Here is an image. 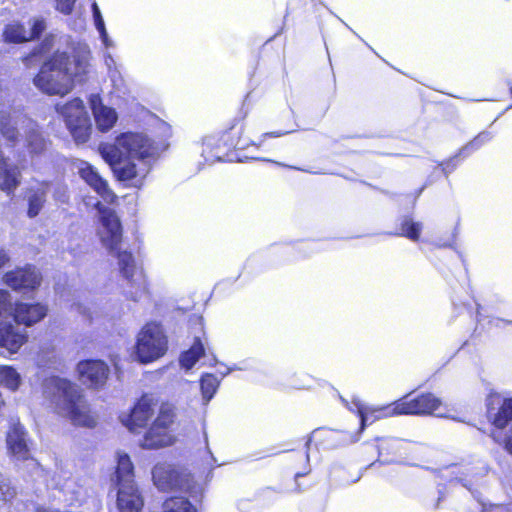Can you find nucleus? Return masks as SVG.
I'll return each instance as SVG.
<instances>
[{"instance_id": "1", "label": "nucleus", "mask_w": 512, "mask_h": 512, "mask_svg": "<svg viewBox=\"0 0 512 512\" xmlns=\"http://www.w3.org/2000/svg\"><path fill=\"white\" fill-rule=\"evenodd\" d=\"M90 50L87 45L71 44L67 50H57L45 61L34 78L35 86L48 95L64 96L75 81H83L88 73Z\"/></svg>"}, {"instance_id": "2", "label": "nucleus", "mask_w": 512, "mask_h": 512, "mask_svg": "<svg viewBox=\"0 0 512 512\" xmlns=\"http://www.w3.org/2000/svg\"><path fill=\"white\" fill-rule=\"evenodd\" d=\"M99 212L101 226L98 235L108 252L118 259V267L123 279L122 289L126 298L139 301L148 293V285L142 267L138 266L131 252L121 250L122 228L115 212L100 202L95 204Z\"/></svg>"}, {"instance_id": "3", "label": "nucleus", "mask_w": 512, "mask_h": 512, "mask_svg": "<svg viewBox=\"0 0 512 512\" xmlns=\"http://www.w3.org/2000/svg\"><path fill=\"white\" fill-rule=\"evenodd\" d=\"M44 393L50 398L56 412L72 424L83 427L96 425V418L76 384L63 378L51 377L44 383Z\"/></svg>"}, {"instance_id": "4", "label": "nucleus", "mask_w": 512, "mask_h": 512, "mask_svg": "<svg viewBox=\"0 0 512 512\" xmlns=\"http://www.w3.org/2000/svg\"><path fill=\"white\" fill-rule=\"evenodd\" d=\"M99 151L109 165L131 159L150 162L159 153L158 147L145 134L136 132L120 134L114 144H101Z\"/></svg>"}, {"instance_id": "5", "label": "nucleus", "mask_w": 512, "mask_h": 512, "mask_svg": "<svg viewBox=\"0 0 512 512\" xmlns=\"http://www.w3.org/2000/svg\"><path fill=\"white\" fill-rule=\"evenodd\" d=\"M19 125L25 130L29 153L32 156L42 155L47 150L48 141L43 137L39 126L23 115L20 110L3 106L0 109V132L2 136L10 142H15L19 135Z\"/></svg>"}, {"instance_id": "6", "label": "nucleus", "mask_w": 512, "mask_h": 512, "mask_svg": "<svg viewBox=\"0 0 512 512\" xmlns=\"http://www.w3.org/2000/svg\"><path fill=\"white\" fill-rule=\"evenodd\" d=\"M168 349V340L157 323L146 324L138 333L135 356L141 363H150L161 358Z\"/></svg>"}, {"instance_id": "7", "label": "nucleus", "mask_w": 512, "mask_h": 512, "mask_svg": "<svg viewBox=\"0 0 512 512\" xmlns=\"http://www.w3.org/2000/svg\"><path fill=\"white\" fill-rule=\"evenodd\" d=\"M56 111L64 118L66 126L76 143L82 144L89 140L92 125L80 98H74L65 104H57Z\"/></svg>"}, {"instance_id": "8", "label": "nucleus", "mask_w": 512, "mask_h": 512, "mask_svg": "<svg viewBox=\"0 0 512 512\" xmlns=\"http://www.w3.org/2000/svg\"><path fill=\"white\" fill-rule=\"evenodd\" d=\"M174 420L173 408L170 405H161L159 413L152 426L145 432L140 442L142 448L157 449L172 444L173 437L170 425Z\"/></svg>"}, {"instance_id": "9", "label": "nucleus", "mask_w": 512, "mask_h": 512, "mask_svg": "<svg viewBox=\"0 0 512 512\" xmlns=\"http://www.w3.org/2000/svg\"><path fill=\"white\" fill-rule=\"evenodd\" d=\"M395 410L400 415H434L448 418V410L442 401L431 393L419 395L413 399H402L395 402Z\"/></svg>"}, {"instance_id": "10", "label": "nucleus", "mask_w": 512, "mask_h": 512, "mask_svg": "<svg viewBox=\"0 0 512 512\" xmlns=\"http://www.w3.org/2000/svg\"><path fill=\"white\" fill-rule=\"evenodd\" d=\"M152 478L155 486L162 491L186 490L190 487L189 475L167 463L155 465L152 470Z\"/></svg>"}, {"instance_id": "11", "label": "nucleus", "mask_w": 512, "mask_h": 512, "mask_svg": "<svg viewBox=\"0 0 512 512\" xmlns=\"http://www.w3.org/2000/svg\"><path fill=\"white\" fill-rule=\"evenodd\" d=\"M157 407L158 402L153 396L144 395L136 403L131 413L126 418H122V422L130 431H135L136 428L147 424Z\"/></svg>"}, {"instance_id": "12", "label": "nucleus", "mask_w": 512, "mask_h": 512, "mask_svg": "<svg viewBox=\"0 0 512 512\" xmlns=\"http://www.w3.org/2000/svg\"><path fill=\"white\" fill-rule=\"evenodd\" d=\"M410 452V444L402 439L387 437L380 439L378 445L379 462L406 463Z\"/></svg>"}, {"instance_id": "13", "label": "nucleus", "mask_w": 512, "mask_h": 512, "mask_svg": "<svg viewBox=\"0 0 512 512\" xmlns=\"http://www.w3.org/2000/svg\"><path fill=\"white\" fill-rule=\"evenodd\" d=\"M342 401L350 411H354V409H356L360 417V431H363L367 424H371L376 420L400 415V413L395 410V403L392 405L371 408L363 405L358 398H353L351 403L352 405H349V403L344 399H342Z\"/></svg>"}, {"instance_id": "14", "label": "nucleus", "mask_w": 512, "mask_h": 512, "mask_svg": "<svg viewBox=\"0 0 512 512\" xmlns=\"http://www.w3.org/2000/svg\"><path fill=\"white\" fill-rule=\"evenodd\" d=\"M77 370L83 383L93 388L102 387L109 375V367L102 360H85L77 365Z\"/></svg>"}, {"instance_id": "15", "label": "nucleus", "mask_w": 512, "mask_h": 512, "mask_svg": "<svg viewBox=\"0 0 512 512\" xmlns=\"http://www.w3.org/2000/svg\"><path fill=\"white\" fill-rule=\"evenodd\" d=\"M74 168L79 176L106 202H113L115 194L109 189L107 182L98 172L85 161H77Z\"/></svg>"}, {"instance_id": "16", "label": "nucleus", "mask_w": 512, "mask_h": 512, "mask_svg": "<svg viewBox=\"0 0 512 512\" xmlns=\"http://www.w3.org/2000/svg\"><path fill=\"white\" fill-rule=\"evenodd\" d=\"M40 281V274L32 266L20 268L5 275L6 284L17 291L26 292L34 290L40 285Z\"/></svg>"}, {"instance_id": "17", "label": "nucleus", "mask_w": 512, "mask_h": 512, "mask_svg": "<svg viewBox=\"0 0 512 512\" xmlns=\"http://www.w3.org/2000/svg\"><path fill=\"white\" fill-rule=\"evenodd\" d=\"M89 105L99 131L107 132L114 127L118 120V114L115 109L104 105L98 94H92L89 97Z\"/></svg>"}, {"instance_id": "18", "label": "nucleus", "mask_w": 512, "mask_h": 512, "mask_svg": "<svg viewBox=\"0 0 512 512\" xmlns=\"http://www.w3.org/2000/svg\"><path fill=\"white\" fill-rule=\"evenodd\" d=\"M487 412L497 428H504L512 420V398L502 401L500 395L491 394L487 400Z\"/></svg>"}, {"instance_id": "19", "label": "nucleus", "mask_w": 512, "mask_h": 512, "mask_svg": "<svg viewBox=\"0 0 512 512\" xmlns=\"http://www.w3.org/2000/svg\"><path fill=\"white\" fill-rule=\"evenodd\" d=\"M6 443L8 452L16 460H26L30 456V450L27 445L26 432L19 423L14 424L7 433Z\"/></svg>"}, {"instance_id": "20", "label": "nucleus", "mask_w": 512, "mask_h": 512, "mask_svg": "<svg viewBox=\"0 0 512 512\" xmlns=\"http://www.w3.org/2000/svg\"><path fill=\"white\" fill-rule=\"evenodd\" d=\"M123 161L115 163L114 165H110L121 181H132V184L135 187H139L143 183V179L148 174L150 169V162L141 161L142 164L139 168H137L135 163L128 162L122 165Z\"/></svg>"}, {"instance_id": "21", "label": "nucleus", "mask_w": 512, "mask_h": 512, "mask_svg": "<svg viewBox=\"0 0 512 512\" xmlns=\"http://www.w3.org/2000/svg\"><path fill=\"white\" fill-rule=\"evenodd\" d=\"M27 341V334L11 323H0V348L14 354Z\"/></svg>"}, {"instance_id": "22", "label": "nucleus", "mask_w": 512, "mask_h": 512, "mask_svg": "<svg viewBox=\"0 0 512 512\" xmlns=\"http://www.w3.org/2000/svg\"><path fill=\"white\" fill-rule=\"evenodd\" d=\"M49 192L50 184L48 181H36L27 189L25 198L28 203L27 214L30 218H34L40 213Z\"/></svg>"}, {"instance_id": "23", "label": "nucleus", "mask_w": 512, "mask_h": 512, "mask_svg": "<svg viewBox=\"0 0 512 512\" xmlns=\"http://www.w3.org/2000/svg\"><path fill=\"white\" fill-rule=\"evenodd\" d=\"M117 507L119 512H139L143 507V499L135 484L118 487Z\"/></svg>"}, {"instance_id": "24", "label": "nucleus", "mask_w": 512, "mask_h": 512, "mask_svg": "<svg viewBox=\"0 0 512 512\" xmlns=\"http://www.w3.org/2000/svg\"><path fill=\"white\" fill-rule=\"evenodd\" d=\"M47 314V307L42 304L19 303L14 310V319L19 324L32 326Z\"/></svg>"}, {"instance_id": "25", "label": "nucleus", "mask_w": 512, "mask_h": 512, "mask_svg": "<svg viewBox=\"0 0 512 512\" xmlns=\"http://www.w3.org/2000/svg\"><path fill=\"white\" fill-rule=\"evenodd\" d=\"M20 184V171L18 167L9 162L0 151V189L12 193Z\"/></svg>"}, {"instance_id": "26", "label": "nucleus", "mask_w": 512, "mask_h": 512, "mask_svg": "<svg viewBox=\"0 0 512 512\" xmlns=\"http://www.w3.org/2000/svg\"><path fill=\"white\" fill-rule=\"evenodd\" d=\"M229 149L230 146H227L223 140L206 137L203 141L202 156L209 163L225 161Z\"/></svg>"}, {"instance_id": "27", "label": "nucleus", "mask_w": 512, "mask_h": 512, "mask_svg": "<svg viewBox=\"0 0 512 512\" xmlns=\"http://www.w3.org/2000/svg\"><path fill=\"white\" fill-rule=\"evenodd\" d=\"M116 481L117 486H125L135 484L134 467L128 454L123 452L117 453Z\"/></svg>"}, {"instance_id": "28", "label": "nucleus", "mask_w": 512, "mask_h": 512, "mask_svg": "<svg viewBox=\"0 0 512 512\" xmlns=\"http://www.w3.org/2000/svg\"><path fill=\"white\" fill-rule=\"evenodd\" d=\"M16 494L15 487L0 473V512L9 511Z\"/></svg>"}, {"instance_id": "29", "label": "nucleus", "mask_w": 512, "mask_h": 512, "mask_svg": "<svg viewBox=\"0 0 512 512\" xmlns=\"http://www.w3.org/2000/svg\"><path fill=\"white\" fill-rule=\"evenodd\" d=\"M21 383L20 374L11 366L0 365V386L16 391Z\"/></svg>"}, {"instance_id": "30", "label": "nucleus", "mask_w": 512, "mask_h": 512, "mask_svg": "<svg viewBox=\"0 0 512 512\" xmlns=\"http://www.w3.org/2000/svg\"><path fill=\"white\" fill-rule=\"evenodd\" d=\"M3 38L9 43H22L29 41L28 31L22 24L17 22L6 25L3 31Z\"/></svg>"}, {"instance_id": "31", "label": "nucleus", "mask_w": 512, "mask_h": 512, "mask_svg": "<svg viewBox=\"0 0 512 512\" xmlns=\"http://www.w3.org/2000/svg\"><path fill=\"white\" fill-rule=\"evenodd\" d=\"M204 355V347L199 339H196L192 347L180 357L181 366L191 369L201 356Z\"/></svg>"}, {"instance_id": "32", "label": "nucleus", "mask_w": 512, "mask_h": 512, "mask_svg": "<svg viewBox=\"0 0 512 512\" xmlns=\"http://www.w3.org/2000/svg\"><path fill=\"white\" fill-rule=\"evenodd\" d=\"M220 380L213 374H204L200 381L201 393L204 403L207 404L216 393Z\"/></svg>"}, {"instance_id": "33", "label": "nucleus", "mask_w": 512, "mask_h": 512, "mask_svg": "<svg viewBox=\"0 0 512 512\" xmlns=\"http://www.w3.org/2000/svg\"><path fill=\"white\" fill-rule=\"evenodd\" d=\"M422 230V224L420 222H414L412 219L405 217L401 222L400 232L394 235L407 237L412 241L419 239Z\"/></svg>"}, {"instance_id": "34", "label": "nucleus", "mask_w": 512, "mask_h": 512, "mask_svg": "<svg viewBox=\"0 0 512 512\" xmlns=\"http://www.w3.org/2000/svg\"><path fill=\"white\" fill-rule=\"evenodd\" d=\"M163 512H197L191 503L183 497H172L163 504Z\"/></svg>"}, {"instance_id": "35", "label": "nucleus", "mask_w": 512, "mask_h": 512, "mask_svg": "<svg viewBox=\"0 0 512 512\" xmlns=\"http://www.w3.org/2000/svg\"><path fill=\"white\" fill-rule=\"evenodd\" d=\"M50 192H52L54 200L59 204H66L69 201L68 187L63 182H49Z\"/></svg>"}, {"instance_id": "36", "label": "nucleus", "mask_w": 512, "mask_h": 512, "mask_svg": "<svg viewBox=\"0 0 512 512\" xmlns=\"http://www.w3.org/2000/svg\"><path fill=\"white\" fill-rule=\"evenodd\" d=\"M492 139V135L489 132H482L479 133L470 143H468L466 146H464L459 154H463L465 152L470 153L476 149H478L480 146H482L484 143H487Z\"/></svg>"}, {"instance_id": "37", "label": "nucleus", "mask_w": 512, "mask_h": 512, "mask_svg": "<svg viewBox=\"0 0 512 512\" xmlns=\"http://www.w3.org/2000/svg\"><path fill=\"white\" fill-rule=\"evenodd\" d=\"M46 29L45 20L42 17H36L31 21V29L28 31L29 40L38 37Z\"/></svg>"}, {"instance_id": "38", "label": "nucleus", "mask_w": 512, "mask_h": 512, "mask_svg": "<svg viewBox=\"0 0 512 512\" xmlns=\"http://www.w3.org/2000/svg\"><path fill=\"white\" fill-rule=\"evenodd\" d=\"M12 310V300L8 291L0 289V317Z\"/></svg>"}, {"instance_id": "39", "label": "nucleus", "mask_w": 512, "mask_h": 512, "mask_svg": "<svg viewBox=\"0 0 512 512\" xmlns=\"http://www.w3.org/2000/svg\"><path fill=\"white\" fill-rule=\"evenodd\" d=\"M76 0H55L57 11L69 15L73 11Z\"/></svg>"}, {"instance_id": "40", "label": "nucleus", "mask_w": 512, "mask_h": 512, "mask_svg": "<svg viewBox=\"0 0 512 512\" xmlns=\"http://www.w3.org/2000/svg\"><path fill=\"white\" fill-rule=\"evenodd\" d=\"M92 12H93L94 23H95V27H96L97 31L105 29L106 27H105V23H104L102 14L100 12V9H99L97 3H95V2L92 4Z\"/></svg>"}, {"instance_id": "41", "label": "nucleus", "mask_w": 512, "mask_h": 512, "mask_svg": "<svg viewBox=\"0 0 512 512\" xmlns=\"http://www.w3.org/2000/svg\"><path fill=\"white\" fill-rule=\"evenodd\" d=\"M482 506V512H510L506 506L503 505H489L488 507L484 503H480Z\"/></svg>"}, {"instance_id": "42", "label": "nucleus", "mask_w": 512, "mask_h": 512, "mask_svg": "<svg viewBox=\"0 0 512 512\" xmlns=\"http://www.w3.org/2000/svg\"><path fill=\"white\" fill-rule=\"evenodd\" d=\"M98 32H99V34H100V38H101V40H102V43L104 44V46H105L106 48H109V47H113V46H114L113 41H112V40L109 38V36H108V33H107L106 28H105V29H103V30H100V31H98Z\"/></svg>"}, {"instance_id": "43", "label": "nucleus", "mask_w": 512, "mask_h": 512, "mask_svg": "<svg viewBox=\"0 0 512 512\" xmlns=\"http://www.w3.org/2000/svg\"><path fill=\"white\" fill-rule=\"evenodd\" d=\"M467 472H462V475H465V477L467 476H473L472 473H470V471L468 469H466ZM455 480L461 482L463 484L464 487H469V484L471 481H468L466 478H463L462 476H456L455 477Z\"/></svg>"}, {"instance_id": "44", "label": "nucleus", "mask_w": 512, "mask_h": 512, "mask_svg": "<svg viewBox=\"0 0 512 512\" xmlns=\"http://www.w3.org/2000/svg\"><path fill=\"white\" fill-rule=\"evenodd\" d=\"M9 261V256L5 251H0V269L5 266V264Z\"/></svg>"}, {"instance_id": "45", "label": "nucleus", "mask_w": 512, "mask_h": 512, "mask_svg": "<svg viewBox=\"0 0 512 512\" xmlns=\"http://www.w3.org/2000/svg\"><path fill=\"white\" fill-rule=\"evenodd\" d=\"M504 447L512 455V436H508L504 441Z\"/></svg>"}, {"instance_id": "46", "label": "nucleus", "mask_w": 512, "mask_h": 512, "mask_svg": "<svg viewBox=\"0 0 512 512\" xmlns=\"http://www.w3.org/2000/svg\"><path fill=\"white\" fill-rule=\"evenodd\" d=\"M105 63H106V65L108 66V68H109V69H110V68H111V66L115 63V62H114L113 57H112L110 54H108V55L106 56V58H105Z\"/></svg>"}, {"instance_id": "47", "label": "nucleus", "mask_w": 512, "mask_h": 512, "mask_svg": "<svg viewBox=\"0 0 512 512\" xmlns=\"http://www.w3.org/2000/svg\"><path fill=\"white\" fill-rule=\"evenodd\" d=\"M452 162V160H449L444 166H443V171L444 173L448 174L449 172H451L454 168V165L450 168V163Z\"/></svg>"}, {"instance_id": "48", "label": "nucleus", "mask_w": 512, "mask_h": 512, "mask_svg": "<svg viewBox=\"0 0 512 512\" xmlns=\"http://www.w3.org/2000/svg\"><path fill=\"white\" fill-rule=\"evenodd\" d=\"M36 57V53H33L29 56H27L24 61H25V64L26 66H30V63L33 61V59Z\"/></svg>"}, {"instance_id": "49", "label": "nucleus", "mask_w": 512, "mask_h": 512, "mask_svg": "<svg viewBox=\"0 0 512 512\" xmlns=\"http://www.w3.org/2000/svg\"><path fill=\"white\" fill-rule=\"evenodd\" d=\"M288 133L289 132H287V131H285V132H273V133H267V134H265V136L280 137V136L286 135Z\"/></svg>"}, {"instance_id": "50", "label": "nucleus", "mask_w": 512, "mask_h": 512, "mask_svg": "<svg viewBox=\"0 0 512 512\" xmlns=\"http://www.w3.org/2000/svg\"><path fill=\"white\" fill-rule=\"evenodd\" d=\"M36 512H59L52 508H45V507H39L37 508Z\"/></svg>"}, {"instance_id": "51", "label": "nucleus", "mask_w": 512, "mask_h": 512, "mask_svg": "<svg viewBox=\"0 0 512 512\" xmlns=\"http://www.w3.org/2000/svg\"><path fill=\"white\" fill-rule=\"evenodd\" d=\"M236 369H237V367H236V366L231 367V368H228V370H227L225 373H223V376H225V375L229 374L230 372H232V371H234V370H236Z\"/></svg>"}, {"instance_id": "52", "label": "nucleus", "mask_w": 512, "mask_h": 512, "mask_svg": "<svg viewBox=\"0 0 512 512\" xmlns=\"http://www.w3.org/2000/svg\"><path fill=\"white\" fill-rule=\"evenodd\" d=\"M47 42H48V39H46L45 43H43V47H42L43 50H46Z\"/></svg>"}, {"instance_id": "53", "label": "nucleus", "mask_w": 512, "mask_h": 512, "mask_svg": "<svg viewBox=\"0 0 512 512\" xmlns=\"http://www.w3.org/2000/svg\"><path fill=\"white\" fill-rule=\"evenodd\" d=\"M80 313L85 314L86 313V309L80 310Z\"/></svg>"}, {"instance_id": "54", "label": "nucleus", "mask_w": 512, "mask_h": 512, "mask_svg": "<svg viewBox=\"0 0 512 512\" xmlns=\"http://www.w3.org/2000/svg\"><path fill=\"white\" fill-rule=\"evenodd\" d=\"M458 158V155H455L453 159H451L452 161H454V159H457Z\"/></svg>"}, {"instance_id": "55", "label": "nucleus", "mask_w": 512, "mask_h": 512, "mask_svg": "<svg viewBox=\"0 0 512 512\" xmlns=\"http://www.w3.org/2000/svg\"><path fill=\"white\" fill-rule=\"evenodd\" d=\"M458 158V155H455L453 159H451L452 161H454V159H457Z\"/></svg>"}]
</instances>
